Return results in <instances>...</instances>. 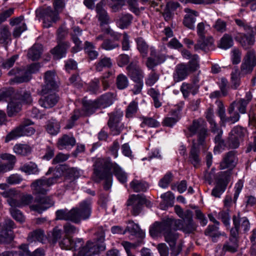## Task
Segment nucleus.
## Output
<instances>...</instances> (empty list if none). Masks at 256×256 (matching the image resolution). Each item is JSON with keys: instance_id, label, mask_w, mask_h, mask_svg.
Listing matches in <instances>:
<instances>
[{"instance_id": "nucleus-1", "label": "nucleus", "mask_w": 256, "mask_h": 256, "mask_svg": "<svg viewBox=\"0 0 256 256\" xmlns=\"http://www.w3.org/2000/svg\"><path fill=\"white\" fill-rule=\"evenodd\" d=\"M188 130L190 136L196 134L197 140H192V146L189 153L188 161L195 168H198L201 164L202 159L200 156V147L202 146L204 150H207L206 138L208 136V129L206 122L202 118L194 120L192 124L188 126Z\"/></svg>"}, {"instance_id": "nucleus-2", "label": "nucleus", "mask_w": 256, "mask_h": 256, "mask_svg": "<svg viewBox=\"0 0 256 256\" xmlns=\"http://www.w3.org/2000/svg\"><path fill=\"white\" fill-rule=\"evenodd\" d=\"M182 228L183 221L180 220L167 218L161 222V231L162 230L164 240L169 244L172 251V254L174 256H177L181 250L178 248L176 252L174 251L178 238V234L176 231L181 230Z\"/></svg>"}, {"instance_id": "nucleus-3", "label": "nucleus", "mask_w": 256, "mask_h": 256, "mask_svg": "<svg viewBox=\"0 0 256 256\" xmlns=\"http://www.w3.org/2000/svg\"><path fill=\"white\" fill-rule=\"evenodd\" d=\"M39 63H33L26 66L15 67L8 74L14 78L10 80V84L29 82L32 78V74L36 73L40 68Z\"/></svg>"}, {"instance_id": "nucleus-4", "label": "nucleus", "mask_w": 256, "mask_h": 256, "mask_svg": "<svg viewBox=\"0 0 256 256\" xmlns=\"http://www.w3.org/2000/svg\"><path fill=\"white\" fill-rule=\"evenodd\" d=\"M137 48L142 58H146V65L148 69L154 70L155 66L160 63V55L155 48L148 45L143 39L140 37L136 40Z\"/></svg>"}, {"instance_id": "nucleus-5", "label": "nucleus", "mask_w": 256, "mask_h": 256, "mask_svg": "<svg viewBox=\"0 0 256 256\" xmlns=\"http://www.w3.org/2000/svg\"><path fill=\"white\" fill-rule=\"evenodd\" d=\"M90 214V209H60L56 212V219L70 220L76 224L80 223L82 220L88 219Z\"/></svg>"}, {"instance_id": "nucleus-6", "label": "nucleus", "mask_w": 256, "mask_h": 256, "mask_svg": "<svg viewBox=\"0 0 256 256\" xmlns=\"http://www.w3.org/2000/svg\"><path fill=\"white\" fill-rule=\"evenodd\" d=\"M2 195L8 198L6 200L10 206L14 208L27 206L34 200V198L31 194L21 196L17 191L12 189L4 192Z\"/></svg>"}, {"instance_id": "nucleus-7", "label": "nucleus", "mask_w": 256, "mask_h": 256, "mask_svg": "<svg viewBox=\"0 0 256 256\" xmlns=\"http://www.w3.org/2000/svg\"><path fill=\"white\" fill-rule=\"evenodd\" d=\"M32 124L33 122L30 120H24L21 126L16 128L7 134L5 138L6 142L22 136H30L33 134L35 132V130L32 127L29 126Z\"/></svg>"}, {"instance_id": "nucleus-8", "label": "nucleus", "mask_w": 256, "mask_h": 256, "mask_svg": "<svg viewBox=\"0 0 256 256\" xmlns=\"http://www.w3.org/2000/svg\"><path fill=\"white\" fill-rule=\"evenodd\" d=\"M238 221L236 220V218H234V227L230 230L228 240L226 241L223 245L222 251L231 253H234L238 251Z\"/></svg>"}, {"instance_id": "nucleus-9", "label": "nucleus", "mask_w": 256, "mask_h": 256, "mask_svg": "<svg viewBox=\"0 0 256 256\" xmlns=\"http://www.w3.org/2000/svg\"><path fill=\"white\" fill-rule=\"evenodd\" d=\"M176 214L186 221V224L181 229L188 234L194 232L197 228V225L192 220V212L188 209H174Z\"/></svg>"}, {"instance_id": "nucleus-10", "label": "nucleus", "mask_w": 256, "mask_h": 256, "mask_svg": "<svg viewBox=\"0 0 256 256\" xmlns=\"http://www.w3.org/2000/svg\"><path fill=\"white\" fill-rule=\"evenodd\" d=\"M56 74L54 72L48 70L44 73V84L42 86L41 90L38 92L39 94H46L55 90L57 88L56 81Z\"/></svg>"}, {"instance_id": "nucleus-11", "label": "nucleus", "mask_w": 256, "mask_h": 256, "mask_svg": "<svg viewBox=\"0 0 256 256\" xmlns=\"http://www.w3.org/2000/svg\"><path fill=\"white\" fill-rule=\"evenodd\" d=\"M38 14L44 20V26L49 28L52 22H56L58 19V14L52 10L50 6L43 8L39 10Z\"/></svg>"}, {"instance_id": "nucleus-12", "label": "nucleus", "mask_w": 256, "mask_h": 256, "mask_svg": "<svg viewBox=\"0 0 256 256\" xmlns=\"http://www.w3.org/2000/svg\"><path fill=\"white\" fill-rule=\"evenodd\" d=\"M114 164L110 162L109 158H96L94 164V174L96 177L110 172V170Z\"/></svg>"}, {"instance_id": "nucleus-13", "label": "nucleus", "mask_w": 256, "mask_h": 256, "mask_svg": "<svg viewBox=\"0 0 256 256\" xmlns=\"http://www.w3.org/2000/svg\"><path fill=\"white\" fill-rule=\"evenodd\" d=\"M236 154L237 152L236 150H230L226 153L220 162V169L228 168V170L232 171L238 162V159Z\"/></svg>"}, {"instance_id": "nucleus-14", "label": "nucleus", "mask_w": 256, "mask_h": 256, "mask_svg": "<svg viewBox=\"0 0 256 256\" xmlns=\"http://www.w3.org/2000/svg\"><path fill=\"white\" fill-rule=\"evenodd\" d=\"M256 65L255 52L254 50H248L242 64L240 69L242 73L246 74L252 72Z\"/></svg>"}, {"instance_id": "nucleus-15", "label": "nucleus", "mask_w": 256, "mask_h": 256, "mask_svg": "<svg viewBox=\"0 0 256 256\" xmlns=\"http://www.w3.org/2000/svg\"><path fill=\"white\" fill-rule=\"evenodd\" d=\"M126 206H132L134 208L152 206L151 202L148 200L144 196L140 194L130 196L127 200Z\"/></svg>"}, {"instance_id": "nucleus-16", "label": "nucleus", "mask_w": 256, "mask_h": 256, "mask_svg": "<svg viewBox=\"0 0 256 256\" xmlns=\"http://www.w3.org/2000/svg\"><path fill=\"white\" fill-rule=\"evenodd\" d=\"M82 30L78 26H74L72 28L70 33L71 39L75 46L72 48V52L73 53L77 52L81 50L82 48V40H80L82 36Z\"/></svg>"}, {"instance_id": "nucleus-17", "label": "nucleus", "mask_w": 256, "mask_h": 256, "mask_svg": "<svg viewBox=\"0 0 256 256\" xmlns=\"http://www.w3.org/2000/svg\"><path fill=\"white\" fill-rule=\"evenodd\" d=\"M184 12H186V14L184 17L182 24L186 28L190 30H194L196 17L199 16L198 12L190 8H185Z\"/></svg>"}, {"instance_id": "nucleus-18", "label": "nucleus", "mask_w": 256, "mask_h": 256, "mask_svg": "<svg viewBox=\"0 0 256 256\" xmlns=\"http://www.w3.org/2000/svg\"><path fill=\"white\" fill-rule=\"evenodd\" d=\"M42 97L38 100L40 105L46 108L54 106L59 100L58 96L54 92H50L46 94H41Z\"/></svg>"}, {"instance_id": "nucleus-19", "label": "nucleus", "mask_w": 256, "mask_h": 256, "mask_svg": "<svg viewBox=\"0 0 256 256\" xmlns=\"http://www.w3.org/2000/svg\"><path fill=\"white\" fill-rule=\"evenodd\" d=\"M128 76L132 81L143 80L144 72L136 63L132 62L126 68Z\"/></svg>"}, {"instance_id": "nucleus-20", "label": "nucleus", "mask_w": 256, "mask_h": 256, "mask_svg": "<svg viewBox=\"0 0 256 256\" xmlns=\"http://www.w3.org/2000/svg\"><path fill=\"white\" fill-rule=\"evenodd\" d=\"M70 47V43L68 42H59L50 52L54 59L60 60L65 56L67 50Z\"/></svg>"}, {"instance_id": "nucleus-21", "label": "nucleus", "mask_w": 256, "mask_h": 256, "mask_svg": "<svg viewBox=\"0 0 256 256\" xmlns=\"http://www.w3.org/2000/svg\"><path fill=\"white\" fill-rule=\"evenodd\" d=\"M51 186L48 184L46 178H42L34 181L31 187L36 194H45L48 191V188Z\"/></svg>"}, {"instance_id": "nucleus-22", "label": "nucleus", "mask_w": 256, "mask_h": 256, "mask_svg": "<svg viewBox=\"0 0 256 256\" xmlns=\"http://www.w3.org/2000/svg\"><path fill=\"white\" fill-rule=\"evenodd\" d=\"M63 169L61 166H57L54 168H50L46 175L51 176L50 178H46L48 184L50 186L56 183L62 176Z\"/></svg>"}, {"instance_id": "nucleus-23", "label": "nucleus", "mask_w": 256, "mask_h": 256, "mask_svg": "<svg viewBox=\"0 0 256 256\" xmlns=\"http://www.w3.org/2000/svg\"><path fill=\"white\" fill-rule=\"evenodd\" d=\"M126 233L128 232L130 234V238H134V237L138 238L140 241L144 238V232L140 228L138 224H135L133 221H129L128 225L125 229Z\"/></svg>"}, {"instance_id": "nucleus-24", "label": "nucleus", "mask_w": 256, "mask_h": 256, "mask_svg": "<svg viewBox=\"0 0 256 256\" xmlns=\"http://www.w3.org/2000/svg\"><path fill=\"white\" fill-rule=\"evenodd\" d=\"M239 42L242 48L245 50L250 48L255 42L254 36L253 34L248 35L244 34H239L235 38Z\"/></svg>"}, {"instance_id": "nucleus-25", "label": "nucleus", "mask_w": 256, "mask_h": 256, "mask_svg": "<svg viewBox=\"0 0 256 256\" xmlns=\"http://www.w3.org/2000/svg\"><path fill=\"white\" fill-rule=\"evenodd\" d=\"M0 158L8 160L6 163L0 164V173L6 172L13 168L16 161L15 156L10 154H4L0 156Z\"/></svg>"}, {"instance_id": "nucleus-26", "label": "nucleus", "mask_w": 256, "mask_h": 256, "mask_svg": "<svg viewBox=\"0 0 256 256\" xmlns=\"http://www.w3.org/2000/svg\"><path fill=\"white\" fill-rule=\"evenodd\" d=\"M82 111L83 114L86 116H89L93 114L99 106L96 100H87L86 98L82 100Z\"/></svg>"}, {"instance_id": "nucleus-27", "label": "nucleus", "mask_w": 256, "mask_h": 256, "mask_svg": "<svg viewBox=\"0 0 256 256\" xmlns=\"http://www.w3.org/2000/svg\"><path fill=\"white\" fill-rule=\"evenodd\" d=\"M214 39L212 36L205 37L203 40L199 38L194 46V49L195 50H202L207 52L210 49H212Z\"/></svg>"}, {"instance_id": "nucleus-28", "label": "nucleus", "mask_w": 256, "mask_h": 256, "mask_svg": "<svg viewBox=\"0 0 256 256\" xmlns=\"http://www.w3.org/2000/svg\"><path fill=\"white\" fill-rule=\"evenodd\" d=\"M76 144V140L72 136L64 134L58 138L56 145L58 149H63L72 148Z\"/></svg>"}, {"instance_id": "nucleus-29", "label": "nucleus", "mask_w": 256, "mask_h": 256, "mask_svg": "<svg viewBox=\"0 0 256 256\" xmlns=\"http://www.w3.org/2000/svg\"><path fill=\"white\" fill-rule=\"evenodd\" d=\"M19 96L12 98L8 104L7 113L8 116H12L18 113L21 110L22 104L18 100Z\"/></svg>"}, {"instance_id": "nucleus-30", "label": "nucleus", "mask_w": 256, "mask_h": 256, "mask_svg": "<svg viewBox=\"0 0 256 256\" xmlns=\"http://www.w3.org/2000/svg\"><path fill=\"white\" fill-rule=\"evenodd\" d=\"M190 73L189 69L186 64H178L176 68V72L174 76V80L176 82L181 81L186 78Z\"/></svg>"}, {"instance_id": "nucleus-31", "label": "nucleus", "mask_w": 256, "mask_h": 256, "mask_svg": "<svg viewBox=\"0 0 256 256\" xmlns=\"http://www.w3.org/2000/svg\"><path fill=\"white\" fill-rule=\"evenodd\" d=\"M232 174V172L230 170L218 172L216 176V184L227 187Z\"/></svg>"}, {"instance_id": "nucleus-32", "label": "nucleus", "mask_w": 256, "mask_h": 256, "mask_svg": "<svg viewBox=\"0 0 256 256\" xmlns=\"http://www.w3.org/2000/svg\"><path fill=\"white\" fill-rule=\"evenodd\" d=\"M42 46L39 44H34L28 50L27 56L32 61L38 60L42 52Z\"/></svg>"}, {"instance_id": "nucleus-33", "label": "nucleus", "mask_w": 256, "mask_h": 256, "mask_svg": "<svg viewBox=\"0 0 256 256\" xmlns=\"http://www.w3.org/2000/svg\"><path fill=\"white\" fill-rule=\"evenodd\" d=\"M199 86L196 82L187 84L183 83L180 88V90L182 92L184 96L188 98L190 93L195 95L198 92Z\"/></svg>"}, {"instance_id": "nucleus-34", "label": "nucleus", "mask_w": 256, "mask_h": 256, "mask_svg": "<svg viewBox=\"0 0 256 256\" xmlns=\"http://www.w3.org/2000/svg\"><path fill=\"white\" fill-rule=\"evenodd\" d=\"M104 1L101 0L96 6V12L101 24H106L108 22L109 18L107 12L104 8Z\"/></svg>"}, {"instance_id": "nucleus-35", "label": "nucleus", "mask_w": 256, "mask_h": 256, "mask_svg": "<svg viewBox=\"0 0 256 256\" xmlns=\"http://www.w3.org/2000/svg\"><path fill=\"white\" fill-rule=\"evenodd\" d=\"M46 238L44 231L41 229H37L30 232L27 238L30 242L38 241L42 243H44Z\"/></svg>"}, {"instance_id": "nucleus-36", "label": "nucleus", "mask_w": 256, "mask_h": 256, "mask_svg": "<svg viewBox=\"0 0 256 256\" xmlns=\"http://www.w3.org/2000/svg\"><path fill=\"white\" fill-rule=\"evenodd\" d=\"M132 19V16L130 14H122L116 20V24L122 29L126 28L130 25Z\"/></svg>"}, {"instance_id": "nucleus-37", "label": "nucleus", "mask_w": 256, "mask_h": 256, "mask_svg": "<svg viewBox=\"0 0 256 256\" xmlns=\"http://www.w3.org/2000/svg\"><path fill=\"white\" fill-rule=\"evenodd\" d=\"M252 96L250 92L246 93L245 98H240L236 102V106L241 114H245L246 112V108L248 104L251 101Z\"/></svg>"}, {"instance_id": "nucleus-38", "label": "nucleus", "mask_w": 256, "mask_h": 256, "mask_svg": "<svg viewBox=\"0 0 256 256\" xmlns=\"http://www.w3.org/2000/svg\"><path fill=\"white\" fill-rule=\"evenodd\" d=\"M14 152L18 155L26 156L32 152V148L26 144H16L13 148Z\"/></svg>"}, {"instance_id": "nucleus-39", "label": "nucleus", "mask_w": 256, "mask_h": 256, "mask_svg": "<svg viewBox=\"0 0 256 256\" xmlns=\"http://www.w3.org/2000/svg\"><path fill=\"white\" fill-rule=\"evenodd\" d=\"M11 40V33L8 26H3L0 28V44H7Z\"/></svg>"}, {"instance_id": "nucleus-40", "label": "nucleus", "mask_w": 256, "mask_h": 256, "mask_svg": "<svg viewBox=\"0 0 256 256\" xmlns=\"http://www.w3.org/2000/svg\"><path fill=\"white\" fill-rule=\"evenodd\" d=\"M113 94L108 92L102 96L100 98L96 100V101L99 108L100 106L106 108L110 106L113 103Z\"/></svg>"}, {"instance_id": "nucleus-41", "label": "nucleus", "mask_w": 256, "mask_h": 256, "mask_svg": "<svg viewBox=\"0 0 256 256\" xmlns=\"http://www.w3.org/2000/svg\"><path fill=\"white\" fill-rule=\"evenodd\" d=\"M218 228V226L210 225L205 230L204 234L207 236L211 237L212 242H216L217 238L221 235Z\"/></svg>"}, {"instance_id": "nucleus-42", "label": "nucleus", "mask_w": 256, "mask_h": 256, "mask_svg": "<svg viewBox=\"0 0 256 256\" xmlns=\"http://www.w3.org/2000/svg\"><path fill=\"white\" fill-rule=\"evenodd\" d=\"M80 176V172L75 168H71L67 169L66 171V178L65 182H70L72 186L74 184V180Z\"/></svg>"}, {"instance_id": "nucleus-43", "label": "nucleus", "mask_w": 256, "mask_h": 256, "mask_svg": "<svg viewBox=\"0 0 256 256\" xmlns=\"http://www.w3.org/2000/svg\"><path fill=\"white\" fill-rule=\"evenodd\" d=\"M60 128V125L56 120L51 119L48 121L46 125V130L50 134L56 135L59 132Z\"/></svg>"}, {"instance_id": "nucleus-44", "label": "nucleus", "mask_w": 256, "mask_h": 256, "mask_svg": "<svg viewBox=\"0 0 256 256\" xmlns=\"http://www.w3.org/2000/svg\"><path fill=\"white\" fill-rule=\"evenodd\" d=\"M113 172L114 176L121 183L124 184L127 180L126 174L122 170V168L114 163L112 166Z\"/></svg>"}, {"instance_id": "nucleus-45", "label": "nucleus", "mask_w": 256, "mask_h": 256, "mask_svg": "<svg viewBox=\"0 0 256 256\" xmlns=\"http://www.w3.org/2000/svg\"><path fill=\"white\" fill-rule=\"evenodd\" d=\"M15 226V224L13 220L9 218L5 220L4 229L0 231V236L4 238H8L9 237L8 232H11Z\"/></svg>"}, {"instance_id": "nucleus-46", "label": "nucleus", "mask_w": 256, "mask_h": 256, "mask_svg": "<svg viewBox=\"0 0 256 256\" xmlns=\"http://www.w3.org/2000/svg\"><path fill=\"white\" fill-rule=\"evenodd\" d=\"M34 201L38 204L42 205V208H50L54 204V201L50 196H37Z\"/></svg>"}, {"instance_id": "nucleus-47", "label": "nucleus", "mask_w": 256, "mask_h": 256, "mask_svg": "<svg viewBox=\"0 0 256 256\" xmlns=\"http://www.w3.org/2000/svg\"><path fill=\"white\" fill-rule=\"evenodd\" d=\"M131 188L136 192H146L148 188V184L144 182L134 180L130 184Z\"/></svg>"}, {"instance_id": "nucleus-48", "label": "nucleus", "mask_w": 256, "mask_h": 256, "mask_svg": "<svg viewBox=\"0 0 256 256\" xmlns=\"http://www.w3.org/2000/svg\"><path fill=\"white\" fill-rule=\"evenodd\" d=\"M116 84L118 90H124L128 86V80L124 74H120L116 77Z\"/></svg>"}, {"instance_id": "nucleus-49", "label": "nucleus", "mask_w": 256, "mask_h": 256, "mask_svg": "<svg viewBox=\"0 0 256 256\" xmlns=\"http://www.w3.org/2000/svg\"><path fill=\"white\" fill-rule=\"evenodd\" d=\"M234 42L232 36L228 34H224L220 40L219 47L224 49H228L233 46Z\"/></svg>"}, {"instance_id": "nucleus-50", "label": "nucleus", "mask_w": 256, "mask_h": 256, "mask_svg": "<svg viewBox=\"0 0 256 256\" xmlns=\"http://www.w3.org/2000/svg\"><path fill=\"white\" fill-rule=\"evenodd\" d=\"M236 218V220L238 222V235L239 234V230L241 228L244 232H246L249 230L250 228V224L246 217L238 218L236 216H232V222H234V218Z\"/></svg>"}, {"instance_id": "nucleus-51", "label": "nucleus", "mask_w": 256, "mask_h": 256, "mask_svg": "<svg viewBox=\"0 0 256 256\" xmlns=\"http://www.w3.org/2000/svg\"><path fill=\"white\" fill-rule=\"evenodd\" d=\"M109 120L108 122V126L121 122L122 113L118 111H114L108 114Z\"/></svg>"}, {"instance_id": "nucleus-52", "label": "nucleus", "mask_w": 256, "mask_h": 256, "mask_svg": "<svg viewBox=\"0 0 256 256\" xmlns=\"http://www.w3.org/2000/svg\"><path fill=\"white\" fill-rule=\"evenodd\" d=\"M112 66L111 60L109 58L104 57L101 58L96 64V70L98 72H101L104 68H110Z\"/></svg>"}, {"instance_id": "nucleus-53", "label": "nucleus", "mask_w": 256, "mask_h": 256, "mask_svg": "<svg viewBox=\"0 0 256 256\" xmlns=\"http://www.w3.org/2000/svg\"><path fill=\"white\" fill-rule=\"evenodd\" d=\"M20 170L28 174H36L39 172L38 166L35 163L32 162L24 164L21 167Z\"/></svg>"}, {"instance_id": "nucleus-54", "label": "nucleus", "mask_w": 256, "mask_h": 256, "mask_svg": "<svg viewBox=\"0 0 256 256\" xmlns=\"http://www.w3.org/2000/svg\"><path fill=\"white\" fill-rule=\"evenodd\" d=\"M227 23L221 18H218L214 24L212 28L218 32L224 33L226 30Z\"/></svg>"}, {"instance_id": "nucleus-55", "label": "nucleus", "mask_w": 256, "mask_h": 256, "mask_svg": "<svg viewBox=\"0 0 256 256\" xmlns=\"http://www.w3.org/2000/svg\"><path fill=\"white\" fill-rule=\"evenodd\" d=\"M232 88L237 89L240 84V78L239 77V70L238 68H234L231 74Z\"/></svg>"}, {"instance_id": "nucleus-56", "label": "nucleus", "mask_w": 256, "mask_h": 256, "mask_svg": "<svg viewBox=\"0 0 256 256\" xmlns=\"http://www.w3.org/2000/svg\"><path fill=\"white\" fill-rule=\"evenodd\" d=\"M162 198L165 207H172L173 206L174 197L170 192H168L161 196Z\"/></svg>"}, {"instance_id": "nucleus-57", "label": "nucleus", "mask_w": 256, "mask_h": 256, "mask_svg": "<svg viewBox=\"0 0 256 256\" xmlns=\"http://www.w3.org/2000/svg\"><path fill=\"white\" fill-rule=\"evenodd\" d=\"M98 178L100 180H104V188L105 190H108L110 189L112 185V178L111 172L105 174L104 175L98 176Z\"/></svg>"}, {"instance_id": "nucleus-58", "label": "nucleus", "mask_w": 256, "mask_h": 256, "mask_svg": "<svg viewBox=\"0 0 256 256\" xmlns=\"http://www.w3.org/2000/svg\"><path fill=\"white\" fill-rule=\"evenodd\" d=\"M108 128L112 135L117 136L122 132L125 128V126L124 123L120 122L116 124L109 126Z\"/></svg>"}, {"instance_id": "nucleus-59", "label": "nucleus", "mask_w": 256, "mask_h": 256, "mask_svg": "<svg viewBox=\"0 0 256 256\" xmlns=\"http://www.w3.org/2000/svg\"><path fill=\"white\" fill-rule=\"evenodd\" d=\"M198 59V56L194 54L192 56L188 64H186L190 73L196 71L199 68Z\"/></svg>"}, {"instance_id": "nucleus-60", "label": "nucleus", "mask_w": 256, "mask_h": 256, "mask_svg": "<svg viewBox=\"0 0 256 256\" xmlns=\"http://www.w3.org/2000/svg\"><path fill=\"white\" fill-rule=\"evenodd\" d=\"M180 110L174 112V117H168L166 118L163 122V125L166 126L172 127L174 124L179 120L180 118L178 116V113Z\"/></svg>"}, {"instance_id": "nucleus-61", "label": "nucleus", "mask_w": 256, "mask_h": 256, "mask_svg": "<svg viewBox=\"0 0 256 256\" xmlns=\"http://www.w3.org/2000/svg\"><path fill=\"white\" fill-rule=\"evenodd\" d=\"M149 232L152 238H158L160 234V222H156L150 226L149 229Z\"/></svg>"}, {"instance_id": "nucleus-62", "label": "nucleus", "mask_w": 256, "mask_h": 256, "mask_svg": "<svg viewBox=\"0 0 256 256\" xmlns=\"http://www.w3.org/2000/svg\"><path fill=\"white\" fill-rule=\"evenodd\" d=\"M120 45L110 39H106L101 44V48L106 50H110L119 48Z\"/></svg>"}, {"instance_id": "nucleus-63", "label": "nucleus", "mask_w": 256, "mask_h": 256, "mask_svg": "<svg viewBox=\"0 0 256 256\" xmlns=\"http://www.w3.org/2000/svg\"><path fill=\"white\" fill-rule=\"evenodd\" d=\"M12 217L17 222L22 223L25 221V217L18 209H10Z\"/></svg>"}, {"instance_id": "nucleus-64", "label": "nucleus", "mask_w": 256, "mask_h": 256, "mask_svg": "<svg viewBox=\"0 0 256 256\" xmlns=\"http://www.w3.org/2000/svg\"><path fill=\"white\" fill-rule=\"evenodd\" d=\"M218 218L222 221L226 227L230 226V216L228 210H222L218 213Z\"/></svg>"}]
</instances>
